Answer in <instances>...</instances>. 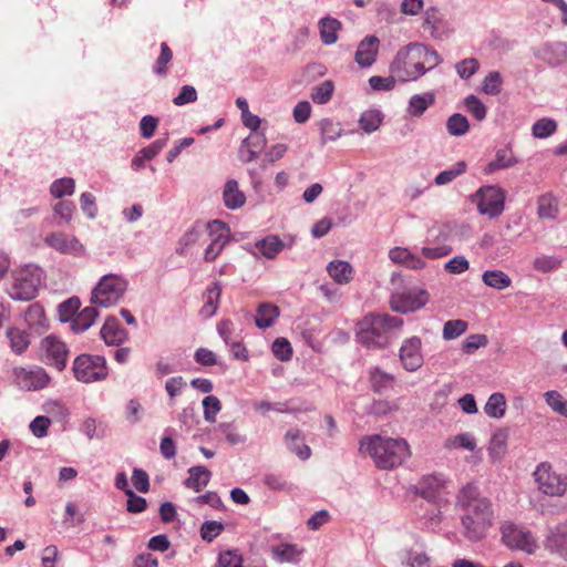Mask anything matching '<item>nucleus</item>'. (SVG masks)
Returning a JSON list of instances; mask_svg holds the SVG:
<instances>
[{
  "instance_id": "1",
  "label": "nucleus",
  "mask_w": 567,
  "mask_h": 567,
  "mask_svg": "<svg viewBox=\"0 0 567 567\" xmlns=\"http://www.w3.org/2000/svg\"><path fill=\"white\" fill-rule=\"evenodd\" d=\"M455 507L461 512L464 536L470 542L481 540L493 524L489 499L481 494L477 486L468 483L460 489Z\"/></svg>"
},
{
  "instance_id": "2",
  "label": "nucleus",
  "mask_w": 567,
  "mask_h": 567,
  "mask_svg": "<svg viewBox=\"0 0 567 567\" xmlns=\"http://www.w3.org/2000/svg\"><path fill=\"white\" fill-rule=\"evenodd\" d=\"M442 58L436 50L421 42L400 48L389 64V71L399 82H413L436 68Z\"/></svg>"
},
{
  "instance_id": "3",
  "label": "nucleus",
  "mask_w": 567,
  "mask_h": 567,
  "mask_svg": "<svg viewBox=\"0 0 567 567\" xmlns=\"http://www.w3.org/2000/svg\"><path fill=\"white\" fill-rule=\"evenodd\" d=\"M360 452L371 456L377 467L381 470L394 468L411 455L410 446L404 439H393L379 434L362 437L360 440Z\"/></svg>"
},
{
  "instance_id": "4",
  "label": "nucleus",
  "mask_w": 567,
  "mask_h": 567,
  "mask_svg": "<svg viewBox=\"0 0 567 567\" xmlns=\"http://www.w3.org/2000/svg\"><path fill=\"white\" fill-rule=\"evenodd\" d=\"M403 320L386 313H370L358 324L357 340L368 349H384L390 344L395 330L401 329Z\"/></svg>"
},
{
  "instance_id": "5",
  "label": "nucleus",
  "mask_w": 567,
  "mask_h": 567,
  "mask_svg": "<svg viewBox=\"0 0 567 567\" xmlns=\"http://www.w3.org/2000/svg\"><path fill=\"white\" fill-rule=\"evenodd\" d=\"M41 281V268L32 264L24 265L11 272V281L7 288V293L13 300L30 301L38 296Z\"/></svg>"
},
{
  "instance_id": "6",
  "label": "nucleus",
  "mask_w": 567,
  "mask_h": 567,
  "mask_svg": "<svg viewBox=\"0 0 567 567\" xmlns=\"http://www.w3.org/2000/svg\"><path fill=\"white\" fill-rule=\"evenodd\" d=\"M127 287L128 281L122 275H104L92 290L91 302L103 308L115 306L124 297Z\"/></svg>"
},
{
  "instance_id": "7",
  "label": "nucleus",
  "mask_w": 567,
  "mask_h": 567,
  "mask_svg": "<svg viewBox=\"0 0 567 567\" xmlns=\"http://www.w3.org/2000/svg\"><path fill=\"white\" fill-rule=\"evenodd\" d=\"M533 478L537 491L550 497H563L567 493V474L558 473L549 462L539 463Z\"/></svg>"
},
{
  "instance_id": "8",
  "label": "nucleus",
  "mask_w": 567,
  "mask_h": 567,
  "mask_svg": "<svg viewBox=\"0 0 567 567\" xmlns=\"http://www.w3.org/2000/svg\"><path fill=\"white\" fill-rule=\"evenodd\" d=\"M74 378L82 383H93L105 380L109 370L106 360L101 355L80 354L72 367Z\"/></svg>"
},
{
  "instance_id": "9",
  "label": "nucleus",
  "mask_w": 567,
  "mask_h": 567,
  "mask_svg": "<svg viewBox=\"0 0 567 567\" xmlns=\"http://www.w3.org/2000/svg\"><path fill=\"white\" fill-rule=\"evenodd\" d=\"M477 202V210L481 215L496 218L505 208V192L498 186H482L474 195Z\"/></svg>"
},
{
  "instance_id": "10",
  "label": "nucleus",
  "mask_w": 567,
  "mask_h": 567,
  "mask_svg": "<svg viewBox=\"0 0 567 567\" xmlns=\"http://www.w3.org/2000/svg\"><path fill=\"white\" fill-rule=\"evenodd\" d=\"M429 301V293L424 289H402L392 293L391 309L395 312L408 313L424 307Z\"/></svg>"
},
{
  "instance_id": "11",
  "label": "nucleus",
  "mask_w": 567,
  "mask_h": 567,
  "mask_svg": "<svg viewBox=\"0 0 567 567\" xmlns=\"http://www.w3.org/2000/svg\"><path fill=\"white\" fill-rule=\"evenodd\" d=\"M501 532L504 544L511 549H519L527 554H533L537 548L532 533L524 527L505 522L501 526Z\"/></svg>"
},
{
  "instance_id": "12",
  "label": "nucleus",
  "mask_w": 567,
  "mask_h": 567,
  "mask_svg": "<svg viewBox=\"0 0 567 567\" xmlns=\"http://www.w3.org/2000/svg\"><path fill=\"white\" fill-rule=\"evenodd\" d=\"M13 377L16 384L24 391H40L51 382L48 372L38 365L14 368Z\"/></svg>"
},
{
  "instance_id": "13",
  "label": "nucleus",
  "mask_w": 567,
  "mask_h": 567,
  "mask_svg": "<svg viewBox=\"0 0 567 567\" xmlns=\"http://www.w3.org/2000/svg\"><path fill=\"white\" fill-rule=\"evenodd\" d=\"M42 361L55 368L58 371H63L68 364L69 348L68 346L56 338L55 336H48L41 342Z\"/></svg>"
},
{
  "instance_id": "14",
  "label": "nucleus",
  "mask_w": 567,
  "mask_h": 567,
  "mask_svg": "<svg viewBox=\"0 0 567 567\" xmlns=\"http://www.w3.org/2000/svg\"><path fill=\"white\" fill-rule=\"evenodd\" d=\"M209 233L207 237L210 239L209 245L204 251L205 261L215 260L229 243L230 231L227 225L218 219L208 223Z\"/></svg>"
},
{
  "instance_id": "15",
  "label": "nucleus",
  "mask_w": 567,
  "mask_h": 567,
  "mask_svg": "<svg viewBox=\"0 0 567 567\" xmlns=\"http://www.w3.org/2000/svg\"><path fill=\"white\" fill-rule=\"evenodd\" d=\"M421 348L422 341L415 336L402 342L399 350V359L405 371L415 372L423 365L424 359Z\"/></svg>"
},
{
  "instance_id": "16",
  "label": "nucleus",
  "mask_w": 567,
  "mask_h": 567,
  "mask_svg": "<svg viewBox=\"0 0 567 567\" xmlns=\"http://www.w3.org/2000/svg\"><path fill=\"white\" fill-rule=\"evenodd\" d=\"M44 243L61 254L79 256L84 252V246L76 237L61 231L48 235Z\"/></svg>"
},
{
  "instance_id": "17",
  "label": "nucleus",
  "mask_w": 567,
  "mask_h": 567,
  "mask_svg": "<svg viewBox=\"0 0 567 567\" xmlns=\"http://www.w3.org/2000/svg\"><path fill=\"white\" fill-rule=\"evenodd\" d=\"M534 55L549 66H558L567 59V43L561 41L543 43L535 49Z\"/></svg>"
},
{
  "instance_id": "18",
  "label": "nucleus",
  "mask_w": 567,
  "mask_h": 567,
  "mask_svg": "<svg viewBox=\"0 0 567 567\" xmlns=\"http://www.w3.org/2000/svg\"><path fill=\"white\" fill-rule=\"evenodd\" d=\"M422 27L435 40H442L451 34L447 22L436 7H430L424 11Z\"/></svg>"
},
{
  "instance_id": "19",
  "label": "nucleus",
  "mask_w": 567,
  "mask_h": 567,
  "mask_svg": "<svg viewBox=\"0 0 567 567\" xmlns=\"http://www.w3.org/2000/svg\"><path fill=\"white\" fill-rule=\"evenodd\" d=\"M447 487V480L443 474L424 475L417 483L416 493L427 501H435Z\"/></svg>"
},
{
  "instance_id": "20",
  "label": "nucleus",
  "mask_w": 567,
  "mask_h": 567,
  "mask_svg": "<svg viewBox=\"0 0 567 567\" xmlns=\"http://www.w3.org/2000/svg\"><path fill=\"white\" fill-rule=\"evenodd\" d=\"M380 41L375 35H367L360 41L354 60L361 68H370L377 60Z\"/></svg>"
},
{
  "instance_id": "21",
  "label": "nucleus",
  "mask_w": 567,
  "mask_h": 567,
  "mask_svg": "<svg viewBox=\"0 0 567 567\" xmlns=\"http://www.w3.org/2000/svg\"><path fill=\"white\" fill-rule=\"evenodd\" d=\"M209 233L208 223H195L178 240L176 254L183 256Z\"/></svg>"
},
{
  "instance_id": "22",
  "label": "nucleus",
  "mask_w": 567,
  "mask_h": 567,
  "mask_svg": "<svg viewBox=\"0 0 567 567\" xmlns=\"http://www.w3.org/2000/svg\"><path fill=\"white\" fill-rule=\"evenodd\" d=\"M101 337L107 346H120L127 339V331L120 324L118 320L110 317L101 328Z\"/></svg>"
},
{
  "instance_id": "23",
  "label": "nucleus",
  "mask_w": 567,
  "mask_h": 567,
  "mask_svg": "<svg viewBox=\"0 0 567 567\" xmlns=\"http://www.w3.org/2000/svg\"><path fill=\"white\" fill-rule=\"evenodd\" d=\"M389 258L394 264L402 265L411 270H421L425 268V261L414 254H412L406 247H394L389 251Z\"/></svg>"
},
{
  "instance_id": "24",
  "label": "nucleus",
  "mask_w": 567,
  "mask_h": 567,
  "mask_svg": "<svg viewBox=\"0 0 567 567\" xmlns=\"http://www.w3.org/2000/svg\"><path fill=\"white\" fill-rule=\"evenodd\" d=\"M546 547L561 557L567 556V529L563 524L549 528Z\"/></svg>"
},
{
  "instance_id": "25",
  "label": "nucleus",
  "mask_w": 567,
  "mask_h": 567,
  "mask_svg": "<svg viewBox=\"0 0 567 567\" xmlns=\"http://www.w3.org/2000/svg\"><path fill=\"white\" fill-rule=\"evenodd\" d=\"M519 159L514 156L509 147H503L496 151L494 158L484 167L483 172L487 175L496 171L506 169L515 166Z\"/></svg>"
},
{
  "instance_id": "26",
  "label": "nucleus",
  "mask_w": 567,
  "mask_h": 567,
  "mask_svg": "<svg viewBox=\"0 0 567 567\" xmlns=\"http://www.w3.org/2000/svg\"><path fill=\"white\" fill-rule=\"evenodd\" d=\"M223 202L230 210L239 209L245 205L246 195L239 189V185L236 179H228L225 183L223 188Z\"/></svg>"
},
{
  "instance_id": "27",
  "label": "nucleus",
  "mask_w": 567,
  "mask_h": 567,
  "mask_svg": "<svg viewBox=\"0 0 567 567\" xmlns=\"http://www.w3.org/2000/svg\"><path fill=\"white\" fill-rule=\"evenodd\" d=\"M188 474L189 476L185 480L184 484L196 493L203 491L212 477L210 471L203 465L192 466L188 468Z\"/></svg>"
},
{
  "instance_id": "28",
  "label": "nucleus",
  "mask_w": 567,
  "mask_h": 567,
  "mask_svg": "<svg viewBox=\"0 0 567 567\" xmlns=\"http://www.w3.org/2000/svg\"><path fill=\"white\" fill-rule=\"evenodd\" d=\"M271 553L274 559L280 564H297L301 559L303 549L296 544H279L271 548Z\"/></svg>"
},
{
  "instance_id": "29",
  "label": "nucleus",
  "mask_w": 567,
  "mask_h": 567,
  "mask_svg": "<svg viewBox=\"0 0 567 567\" xmlns=\"http://www.w3.org/2000/svg\"><path fill=\"white\" fill-rule=\"evenodd\" d=\"M320 39L323 44L331 45L338 41V32L341 30V22L330 16L324 17L318 22Z\"/></svg>"
},
{
  "instance_id": "30",
  "label": "nucleus",
  "mask_w": 567,
  "mask_h": 567,
  "mask_svg": "<svg viewBox=\"0 0 567 567\" xmlns=\"http://www.w3.org/2000/svg\"><path fill=\"white\" fill-rule=\"evenodd\" d=\"M279 308L270 302H261L256 310L255 323L259 329L271 327L279 317Z\"/></svg>"
},
{
  "instance_id": "31",
  "label": "nucleus",
  "mask_w": 567,
  "mask_h": 567,
  "mask_svg": "<svg viewBox=\"0 0 567 567\" xmlns=\"http://www.w3.org/2000/svg\"><path fill=\"white\" fill-rule=\"evenodd\" d=\"M255 247L262 257L274 259L282 251L285 244L277 235H268L257 240Z\"/></svg>"
},
{
  "instance_id": "32",
  "label": "nucleus",
  "mask_w": 567,
  "mask_h": 567,
  "mask_svg": "<svg viewBox=\"0 0 567 567\" xmlns=\"http://www.w3.org/2000/svg\"><path fill=\"white\" fill-rule=\"evenodd\" d=\"M220 296V282L216 281L208 286L204 293V306L202 307L200 313L208 318L214 316L218 309Z\"/></svg>"
},
{
  "instance_id": "33",
  "label": "nucleus",
  "mask_w": 567,
  "mask_h": 567,
  "mask_svg": "<svg viewBox=\"0 0 567 567\" xmlns=\"http://www.w3.org/2000/svg\"><path fill=\"white\" fill-rule=\"evenodd\" d=\"M329 276L339 285H346L353 277L352 266L344 260H332L327 266Z\"/></svg>"
},
{
  "instance_id": "34",
  "label": "nucleus",
  "mask_w": 567,
  "mask_h": 567,
  "mask_svg": "<svg viewBox=\"0 0 567 567\" xmlns=\"http://www.w3.org/2000/svg\"><path fill=\"white\" fill-rule=\"evenodd\" d=\"M435 96L432 92L414 94L410 97L406 112L413 117H420L434 103Z\"/></svg>"
},
{
  "instance_id": "35",
  "label": "nucleus",
  "mask_w": 567,
  "mask_h": 567,
  "mask_svg": "<svg viewBox=\"0 0 567 567\" xmlns=\"http://www.w3.org/2000/svg\"><path fill=\"white\" fill-rule=\"evenodd\" d=\"M537 214L540 218L555 219L559 214L558 198L546 193L537 199Z\"/></svg>"
},
{
  "instance_id": "36",
  "label": "nucleus",
  "mask_w": 567,
  "mask_h": 567,
  "mask_svg": "<svg viewBox=\"0 0 567 567\" xmlns=\"http://www.w3.org/2000/svg\"><path fill=\"white\" fill-rule=\"evenodd\" d=\"M301 432L299 430H289L285 435V442L288 450L295 453L301 460H308L311 450L308 445L300 443Z\"/></svg>"
},
{
  "instance_id": "37",
  "label": "nucleus",
  "mask_w": 567,
  "mask_h": 567,
  "mask_svg": "<svg viewBox=\"0 0 567 567\" xmlns=\"http://www.w3.org/2000/svg\"><path fill=\"white\" fill-rule=\"evenodd\" d=\"M384 115L383 113L378 109H369L362 112L359 118V126L361 130L367 133L371 134L379 130L383 122Z\"/></svg>"
},
{
  "instance_id": "38",
  "label": "nucleus",
  "mask_w": 567,
  "mask_h": 567,
  "mask_svg": "<svg viewBox=\"0 0 567 567\" xmlns=\"http://www.w3.org/2000/svg\"><path fill=\"white\" fill-rule=\"evenodd\" d=\"M99 316V311L95 307H86L80 313L75 315V317L71 321V329L75 333L83 332L87 330L94 322Z\"/></svg>"
},
{
  "instance_id": "39",
  "label": "nucleus",
  "mask_w": 567,
  "mask_h": 567,
  "mask_svg": "<svg viewBox=\"0 0 567 567\" xmlns=\"http://www.w3.org/2000/svg\"><path fill=\"white\" fill-rule=\"evenodd\" d=\"M482 281L487 287L504 290L512 285L511 277L503 270H486L482 275Z\"/></svg>"
},
{
  "instance_id": "40",
  "label": "nucleus",
  "mask_w": 567,
  "mask_h": 567,
  "mask_svg": "<svg viewBox=\"0 0 567 567\" xmlns=\"http://www.w3.org/2000/svg\"><path fill=\"white\" fill-rule=\"evenodd\" d=\"M484 412L489 417L501 419L506 412V399L503 393L496 392L489 395Z\"/></svg>"
},
{
  "instance_id": "41",
  "label": "nucleus",
  "mask_w": 567,
  "mask_h": 567,
  "mask_svg": "<svg viewBox=\"0 0 567 567\" xmlns=\"http://www.w3.org/2000/svg\"><path fill=\"white\" fill-rule=\"evenodd\" d=\"M11 350L17 354H22L30 344L29 334L18 328H10L7 331Z\"/></svg>"
},
{
  "instance_id": "42",
  "label": "nucleus",
  "mask_w": 567,
  "mask_h": 567,
  "mask_svg": "<svg viewBox=\"0 0 567 567\" xmlns=\"http://www.w3.org/2000/svg\"><path fill=\"white\" fill-rule=\"evenodd\" d=\"M395 378L393 374L386 373L379 368L370 371V382L372 389L378 393H383L392 386Z\"/></svg>"
},
{
  "instance_id": "43",
  "label": "nucleus",
  "mask_w": 567,
  "mask_h": 567,
  "mask_svg": "<svg viewBox=\"0 0 567 567\" xmlns=\"http://www.w3.org/2000/svg\"><path fill=\"white\" fill-rule=\"evenodd\" d=\"M447 450H467L474 451L477 446L476 440L472 433L465 432L455 436H451L445 441L444 444Z\"/></svg>"
},
{
  "instance_id": "44",
  "label": "nucleus",
  "mask_w": 567,
  "mask_h": 567,
  "mask_svg": "<svg viewBox=\"0 0 567 567\" xmlns=\"http://www.w3.org/2000/svg\"><path fill=\"white\" fill-rule=\"evenodd\" d=\"M446 130L452 136H463L470 131L468 120L461 113H454L446 121Z\"/></svg>"
},
{
  "instance_id": "45",
  "label": "nucleus",
  "mask_w": 567,
  "mask_h": 567,
  "mask_svg": "<svg viewBox=\"0 0 567 567\" xmlns=\"http://www.w3.org/2000/svg\"><path fill=\"white\" fill-rule=\"evenodd\" d=\"M466 163L464 161H460L456 164H454L449 169H445L436 175L434 178V184L437 186H444L450 183H452L455 178L461 176L466 172Z\"/></svg>"
},
{
  "instance_id": "46",
  "label": "nucleus",
  "mask_w": 567,
  "mask_h": 567,
  "mask_svg": "<svg viewBox=\"0 0 567 567\" xmlns=\"http://www.w3.org/2000/svg\"><path fill=\"white\" fill-rule=\"evenodd\" d=\"M80 307L81 301L78 297H71L68 300L61 302L58 307V316L60 321L71 322Z\"/></svg>"
},
{
  "instance_id": "47",
  "label": "nucleus",
  "mask_w": 567,
  "mask_h": 567,
  "mask_svg": "<svg viewBox=\"0 0 567 567\" xmlns=\"http://www.w3.org/2000/svg\"><path fill=\"white\" fill-rule=\"evenodd\" d=\"M333 91V82L330 80H326L312 89L311 100L316 104H326L331 100Z\"/></svg>"
},
{
  "instance_id": "48",
  "label": "nucleus",
  "mask_w": 567,
  "mask_h": 567,
  "mask_svg": "<svg viewBox=\"0 0 567 567\" xmlns=\"http://www.w3.org/2000/svg\"><path fill=\"white\" fill-rule=\"evenodd\" d=\"M561 267V260L556 256H537L533 261L534 270L543 274L556 271Z\"/></svg>"
},
{
  "instance_id": "49",
  "label": "nucleus",
  "mask_w": 567,
  "mask_h": 567,
  "mask_svg": "<svg viewBox=\"0 0 567 567\" xmlns=\"http://www.w3.org/2000/svg\"><path fill=\"white\" fill-rule=\"evenodd\" d=\"M557 131V123L549 117L536 121L532 126V134L536 138H547Z\"/></svg>"
},
{
  "instance_id": "50",
  "label": "nucleus",
  "mask_w": 567,
  "mask_h": 567,
  "mask_svg": "<svg viewBox=\"0 0 567 567\" xmlns=\"http://www.w3.org/2000/svg\"><path fill=\"white\" fill-rule=\"evenodd\" d=\"M24 320L30 328L45 327L47 318L39 303L30 305L24 313Z\"/></svg>"
},
{
  "instance_id": "51",
  "label": "nucleus",
  "mask_w": 567,
  "mask_h": 567,
  "mask_svg": "<svg viewBox=\"0 0 567 567\" xmlns=\"http://www.w3.org/2000/svg\"><path fill=\"white\" fill-rule=\"evenodd\" d=\"M503 86V76L498 71L489 72L482 82V91L488 95H497Z\"/></svg>"
},
{
  "instance_id": "52",
  "label": "nucleus",
  "mask_w": 567,
  "mask_h": 567,
  "mask_svg": "<svg viewBox=\"0 0 567 567\" xmlns=\"http://www.w3.org/2000/svg\"><path fill=\"white\" fill-rule=\"evenodd\" d=\"M75 189V182L71 177L55 179L50 187L53 197L62 198L65 195H72Z\"/></svg>"
},
{
  "instance_id": "53",
  "label": "nucleus",
  "mask_w": 567,
  "mask_h": 567,
  "mask_svg": "<svg viewBox=\"0 0 567 567\" xmlns=\"http://www.w3.org/2000/svg\"><path fill=\"white\" fill-rule=\"evenodd\" d=\"M544 398L554 412L567 417V400L558 391H547L544 393Z\"/></svg>"
},
{
  "instance_id": "54",
  "label": "nucleus",
  "mask_w": 567,
  "mask_h": 567,
  "mask_svg": "<svg viewBox=\"0 0 567 567\" xmlns=\"http://www.w3.org/2000/svg\"><path fill=\"white\" fill-rule=\"evenodd\" d=\"M467 330V322L461 319L449 320L443 327V338L445 340H453L462 336Z\"/></svg>"
},
{
  "instance_id": "55",
  "label": "nucleus",
  "mask_w": 567,
  "mask_h": 567,
  "mask_svg": "<svg viewBox=\"0 0 567 567\" xmlns=\"http://www.w3.org/2000/svg\"><path fill=\"white\" fill-rule=\"evenodd\" d=\"M203 409L205 421L214 423L216 421L217 414L221 410V403L217 396L207 395L203 400Z\"/></svg>"
},
{
  "instance_id": "56",
  "label": "nucleus",
  "mask_w": 567,
  "mask_h": 567,
  "mask_svg": "<svg viewBox=\"0 0 567 567\" xmlns=\"http://www.w3.org/2000/svg\"><path fill=\"white\" fill-rule=\"evenodd\" d=\"M466 110L477 120L483 121L486 117L487 109L483 102L475 95H468L464 100Z\"/></svg>"
},
{
  "instance_id": "57",
  "label": "nucleus",
  "mask_w": 567,
  "mask_h": 567,
  "mask_svg": "<svg viewBox=\"0 0 567 567\" xmlns=\"http://www.w3.org/2000/svg\"><path fill=\"white\" fill-rule=\"evenodd\" d=\"M80 432L84 434L90 441L94 439H103L104 430L101 425L97 424L96 420L93 417H86L81 426Z\"/></svg>"
},
{
  "instance_id": "58",
  "label": "nucleus",
  "mask_w": 567,
  "mask_h": 567,
  "mask_svg": "<svg viewBox=\"0 0 567 567\" xmlns=\"http://www.w3.org/2000/svg\"><path fill=\"white\" fill-rule=\"evenodd\" d=\"M320 128L323 144L328 141H336L342 135V128L340 124L334 123L329 118H326L321 122Z\"/></svg>"
},
{
  "instance_id": "59",
  "label": "nucleus",
  "mask_w": 567,
  "mask_h": 567,
  "mask_svg": "<svg viewBox=\"0 0 567 567\" xmlns=\"http://www.w3.org/2000/svg\"><path fill=\"white\" fill-rule=\"evenodd\" d=\"M508 434L505 430L496 431L491 439L489 453L492 456H501L506 449Z\"/></svg>"
},
{
  "instance_id": "60",
  "label": "nucleus",
  "mask_w": 567,
  "mask_h": 567,
  "mask_svg": "<svg viewBox=\"0 0 567 567\" xmlns=\"http://www.w3.org/2000/svg\"><path fill=\"white\" fill-rule=\"evenodd\" d=\"M224 530V525L217 520H206L203 523L200 527V537L210 543L213 542L221 532Z\"/></svg>"
},
{
  "instance_id": "61",
  "label": "nucleus",
  "mask_w": 567,
  "mask_h": 567,
  "mask_svg": "<svg viewBox=\"0 0 567 567\" xmlns=\"http://www.w3.org/2000/svg\"><path fill=\"white\" fill-rule=\"evenodd\" d=\"M431 187V183L425 182H411L405 187L403 196L410 202H414L419 199L429 188Z\"/></svg>"
},
{
  "instance_id": "62",
  "label": "nucleus",
  "mask_w": 567,
  "mask_h": 567,
  "mask_svg": "<svg viewBox=\"0 0 567 567\" xmlns=\"http://www.w3.org/2000/svg\"><path fill=\"white\" fill-rule=\"evenodd\" d=\"M398 79L391 74L389 76L373 75L369 79V85L374 91H391L395 87Z\"/></svg>"
},
{
  "instance_id": "63",
  "label": "nucleus",
  "mask_w": 567,
  "mask_h": 567,
  "mask_svg": "<svg viewBox=\"0 0 567 567\" xmlns=\"http://www.w3.org/2000/svg\"><path fill=\"white\" fill-rule=\"evenodd\" d=\"M478 61L474 58H468L460 61L455 65L458 76L463 80L470 79L478 70Z\"/></svg>"
},
{
  "instance_id": "64",
  "label": "nucleus",
  "mask_w": 567,
  "mask_h": 567,
  "mask_svg": "<svg viewBox=\"0 0 567 567\" xmlns=\"http://www.w3.org/2000/svg\"><path fill=\"white\" fill-rule=\"evenodd\" d=\"M274 355L280 361H288L292 355V349L289 341L285 338H278L271 347Z\"/></svg>"
}]
</instances>
